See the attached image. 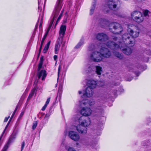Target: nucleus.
<instances>
[{"label":"nucleus","mask_w":151,"mask_h":151,"mask_svg":"<svg viewBox=\"0 0 151 151\" xmlns=\"http://www.w3.org/2000/svg\"><path fill=\"white\" fill-rule=\"evenodd\" d=\"M42 57H41L40 58V60L41 61L42 60Z\"/></svg>","instance_id":"5fc2aeb1"},{"label":"nucleus","mask_w":151,"mask_h":151,"mask_svg":"<svg viewBox=\"0 0 151 151\" xmlns=\"http://www.w3.org/2000/svg\"><path fill=\"white\" fill-rule=\"evenodd\" d=\"M48 34V33H47L46 32L45 34V35L44 37H43L42 40L41 42V44H43L44 41L46 38V37Z\"/></svg>","instance_id":"c756f323"},{"label":"nucleus","mask_w":151,"mask_h":151,"mask_svg":"<svg viewBox=\"0 0 151 151\" xmlns=\"http://www.w3.org/2000/svg\"><path fill=\"white\" fill-rule=\"evenodd\" d=\"M78 93H79V94H81L82 93V91H78Z\"/></svg>","instance_id":"09e8293b"},{"label":"nucleus","mask_w":151,"mask_h":151,"mask_svg":"<svg viewBox=\"0 0 151 151\" xmlns=\"http://www.w3.org/2000/svg\"><path fill=\"white\" fill-rule=\"evenodd\" d=\"M43 45V44H42L41 43V45H40V48H42V46Z\"/></svg>","instance_id":"de8ad7c7"},{"label":"nucleus","mask_w":151,"mask_h":151,"mask_svg":"<svg viewBox=\"0 0 151 151\" xmlns=\"http://www.w3.org/2000/svg\"><path fill=\"white\" fill-rule=\"evenodd\" d=\"M63 10L62 11H61L59 17H58V18L57 19L56 21V23L55 24V27L56 26V25H57V24L58 23L59 21L60 20V19L61 18V17H62V16L63 14Z\"/></svg>","instance_id":"393cba45"},{"label":"nucleus","mask_w":151,"mask_h":151,"mask_svg":"<svg viewBox=\"0 0 151 151\" xmlns=\"http://www.w3.org/2000/svg\"><path fill=\"white\" fill-rule=\"evenodd\" d=\"M106 12H107V13L109 12H108V11H106Z\"/></svg>","instance_id":"4d7b16f0"},{"label":"nucleus","mask_w":151,"mask_h":151,"mask_svg":"<svg viewBox=\"0 0 151 151\" xmlns=\"http://www.w3.org/2000/svg\"><path fill=\"white\" fill-rule=\"evenodd\" d=\"M68 151H76L72 147H69L68 150Z\"/></svg>","instance_id":"c9c22d12"},{"label":"nucleus","mask_w":151,"mask_h":151,"mask_svg":"<svg viewBox=\"0 0 151 151\" xmlns=\"http://www.w3.org/2000/svg\"><path fill=\"white\" fill-rule=\"evenodd\" d=\"M88 50L90 51H93L89 57L91 60L97 62H100L102 60L101 52L100 51H99V49L98 47V46H94L93 45H91L88 47Z\"/></svg>","instance_id":"39448f33"},{"label":"nucleus","mask_w":151,"mask_h":151,"mask_svg":"<svg viewBox=\"0 0 151 151\" xmlns=\"http://www.w3.org/2000/svg\"><path fill=\"white\" fill-rule=\"evenodd\" d=\"M42 50V48H40V49H39V50Z\"/></svg>","instance_id":"603ef678"},{"label":"nucleus","mask_w":151,"mask_h":151,"mask_svg":"<svg viewBox=\"0 0 151 151\" xmlns=\"http://www.w3.org/2000/svg\"><path fill=\"white\" fill-rule=\"evenodd\" d=\"M10 116H9L8 117H6L5 118V119L4 121V122H6L7 121L8 119L9 118Z\"/></svg>","instance_id":"79ce46f5"},{"label":"nucleus","mask_w":151,"mask_h":151,"mask_svg":"<svg viewBox=\"0 0 151 151\" xmlns=\"http://www.w3.org/2000/svg\"><path fill=\"white\" fill-rule=\"evenodd\" d=\"M47 106V105L45 104L42 109V110L43 111H44L46 108Z\"/></svg>","instance_id":"ea45409f"},{"label":"nucleus","mask_w":151,"mask_h":151,"mask_svg":"<svg viewBox=\"0 0 151 151\" xmlns=\"http://www.w3.org/2000/svg\"><path fill=\"white\" fill-rule=\"evenodd\" d=\"M25 146V142L23 141L22 143V147H21V151H22L23 150L24 147Z\"/></svg>","instance_id":"72a5a7b5"},{"label":"nucleus","mask_w":151,"mask_h":151,"mask_svg":"<svg viewBox=\"0 0 151 151\" xmlns=\"http://www.w3.org/2000/svg\"><path fill=\"white\" fill-rule=\"evenodd\" d=\"M92 110L88 107H83L81 110V114L84 116L90 115L92 113Z\"/></svg>","instance_id":"f8f14e48"},{"label":"nucleus","mask_w":151,"mask_h":151,"mask_svg":"<svg viewBox=\"0 0 151 151\" xmlns=\"http://www.w3.org/2000/svg\"><path fill=\"white\" fill-rule=\"evenodd\" d=\"M95 67L96 74L98 75H100L103 71L102 67L99 66H95Z\"/></svg>","instance_id":"aec40b11"},{"label":"nucleus","mask_w":151,"mask_h":151,"mask_svg":"<svg viewBox=\"0 0 151 151\" xmlns=\"http://www.w3.org/2000/svg\"><path fill=\"white\" fill-rule=\"evenodd\" d=\"M24 114V113L23 112H22L21 113V114L20 115V116H22Z\"/></svg>","instance_id":"49530a36"},{"label":"nucleus","mask_w":151,"mask_h":151,"mask_svg":"<svg viewBox=\"0 0 151 151\" xmlns=\"http://www.w3.org/2000/svg\"><path fill=\"white\" fill-rule=\"evenodd\" d=\"M60 69H61V66L60 65H59L58 67V77H59V76L60 71Z\"/></svg>","instance_id":"a19ab883"},{"label":"nucleus","mask_w":151,"mask_h":151,"mask_svg":"<svg viewBox=\"0 0 151 151\" xmlns=\"http://www.w3.org/2000/svg\"><path fill=\"white\" fill-rule=\"evenodd\" d=\"M149 11L148 10H145L144 12V14L145 16H147L148 13Z\"/></svg>","instance_id":"f704fd0d"},{"label":"nucleus","mask_w":151,"mask_h":151,"mask_svg":"<svg viewBox=\"0 0 151 151\" xmlns=\"http://www.w3.org/2000/svg\"><path fill=\"white\" fill-rule=\"evenodd\" d=\"M16 138L15 134H12L10 136L8 142L5 145L1 151H6L10 144L14 141Z\"/></svg>","instance_id":"9b49d317"},{"label":"nucleus","mask_w":151,"mask_h":151,"mask_svg":"<svg viewBox=\"0 0 151 151\" xmlns=\"http://www.w3.org/2000/svg\"><path fill=\"white\" fill-rule=\"evenodd\" d=\"M100 133H99V134H98V135H100Z\"/></svg>","instance_id":"6e6d98bb"},{"label":"nucleus","mask_w":151,"mask_h":151,"mask_svg":"<svg viewBox=\"0 0 151 151\" xmlns=\"http://www.w3.org/2000/svg\"><path fill=\"white\" fill-rule=\"evenodd\" d=\"M54 59L55 60H56L58 58V56L56 55H55L53 57Z\"/></svg>","instance_id":"c03bdc74"},{"label":"nucleus","mask_w":151,"mask_h":151,"mask_svg":"<svg viewBox=\"0 0 151 151\" xmlns=\"http://www.w3.org/2000/svg\"><path fill=\"white\" fill-rule=\"evenodd\" d=\"M37 121H35L33 122L32 126V129L33 130H34L36 128L37 126Z\"/></svg>","instance_id":"c85d7f7f"},{"label":"nucleus","mask_w":151,"mask_h":151,"mask_svg":"<svg viewBox=\"0 0 151 151\" xmlns=\"http://www.w3.org/2000/svg\"><path fill=\"white\" fill-rule=\"evenodd\" d=\"M88 104L91 106H92L95 105L94 108V111L95 114V116L96 117H100L102 116V113L104 111V109L103 107V103L97 101L95 102L93 100H90L88 101Z\"/></svg>","instance_id":"423d86ee"},{"label":"nucleus","mask_w":151,"mask_h":151,"mask_svg":"<svg viewBox=\"0 0 151 151\" xmlns=\"http://www.w3.org/2000/svg\"><path fill=\"white\" fill-rule=\"evenodd\" d=\"M114 95H116V92H115L114 93Z\"/></svg>","instance_id":"8fccbe9b"},{"label":"nucleus","mask_w":151,"mask_h":151,"mask_svg":"<svg viewBox=\"0 0 151 151\" xmlns=\"http://www.w3.org/2000/svg\"><path fill=\"white\" fill-rule=\"evenodd\" d=\"M114 14L119 17H122V15L120 13H118L116 12H114Z\"/></svg>","instance_id":"473e14b6"},{"label":"nucleus","mask_w":151,"mask_h":151,"mask_svg":"<svg viewBox=\"0 0 151 151\" xmlns=\"http://www.w3.org/2000/svg\"><path fill=\"white\" fill-rule=\"evenodd\" d=\"M145 52L146 53H147L148 55H150L151 53V50H146Z\"/></svg>","instance_id":"4c0bfd02"},{"label":"nucleus","mask_w":151,"mask_h":151,"mask_svg":"<svg viewBox=\"0 0 151 151\" xmlns=\"http://www.w3.org/2000/svg\"><path fill=\"white\" fill-rule=\"evenodd\" d=\"M142 14L139 11H134L131 14L132 18L133 19V18H135L139 16V15H141Z\"/></svg>","instance_id":"412c9836"},{"label":"nucleus","mask_w":151,"mask_h":151,"mask_svg":"<svg viewBox=\"0 0 151 151\" xmlns=\"http://www.w3.org/2000/svg\"><path fill=\"white\" fill-rule=\"evenodd\" d=\"M106 5L110 9L115 11L119 9L120 6V3L119 0H108Z\"/></svg>","instance_id":"9d476101"},{"label":"nucleus","mask_w":151,"mask_h":151,"mask_svg":"<svg viewBox=\"0 0 151 151\" xmlns=\"http://www.w3.org/2000/svg\"><path fill=\"white\" fill-rule=\"evenodd\" d=\"M88 86L86 88L85 93L83 95V97L86 96L89 97L92 96L93 93V89L96 87V83L95 81L90 79L87 81Z\"/></svg>","instance_id":"0eeeda50"},{"label":"nucleus","mask_w":151,"mask_h":151,"mask_svg":"<svg viewBox=\"0 0 151 151\" xmlns=\"http://www.w3.org/2000/svg\"><path fill=\"white\" fill-rule=\"evenodd\" d=\"M149 58L148 57H147L146 58L144 59V60L146 62H148L149 60Z\"/></svg>","instance_id":"37998d69"},{"label":"nucleus","mask_w":151,"mask_h":151,"mask_svg":"<svg viewBox=\"0 0 151 151\" xmlns=\"http://www.w3.org/2000/svg\"><path fill=\"white\" fill-rule=\"evenodd\" d=\"M96 0H94V1L93 2L91 8L90 10V14L91 15L93 14L94 10L96 3Z\"/></svg>","instance_id":"4be33fe9"},{"label":"nucleus","mask_w":151,"mask_h":151,"mask_svg":"<svg viewBox=\"0 0 151 151\" xmlns=\"http://www.w3.org/2000/svg\"><path fill=\"white\" fill-rule=\"evenodd\" d=\"M38 12L40 13V17L39 18V19H40V26L41 25L42 23V21L43 19V11L42 12H41L42 11V9L40 7V6L39 5V0H38Z\"/></svg>","instance_id":"a211bd4d"},{"label":"nucleus","mask_w":151,"mask_h":151,"mask_svg":"<svg viewBox=\"0 0 151 151\" xmlns=\"http://www.w3.org/2000/svg\"><path fill=\"white\" fill-rule=\"evenodd\" d=\"M110 41H109L106 44L101 43L98 46V47L99 48V51L101 52V56L102 58L103 57L105 58H109L111 55V52L105 47L106 46H107L109 48L107 44ZM109 48H110L109 47Z\"/></svg>","instance_id":"1a4fd4ad"},{"label":"nucleus","mask_w":151,"mask_h":151,"mask_svg":"<svg viewBox=\"0 0 151 151\" xmlns=\"http://www.w3.org/2000/svg\"><path fill=\"white\" fill-rule=\"evenodd\" d=\"M42 50V48H40V49H39V50Z\"/></svg>","instance_id":"3c124183"},{"label":"nucleus","mask_w":151,"mask_h":151,"mask_svg":"<svg viewBox=\"0 0 151 151\" xmlns=\"http://www.w3.org/2000/svg\"><path fill=\"white\" fill-rule=\"evenodd\" d=\"M83 44V40H81V41L76 45L75 47L76 48H80V46Z\"/></svg>","instance_id":"cd10ccee"},{"label":"nucleus","mask_w":151,"mask_h":151,"mask_svg":"<svg viewBox=\"0 0 151 151\" xmlns=\"http://www.w3.org/2000/svg\"><path fill=\"white\" fill-rule=\"evenodd\" d=\"M135 74L137 75V76H139V75L140 73H137L136 72H135Z\"/></svg>","instance_id":"a18cd8bd"},{"label":"nucleus","mask_w":151,"mask_h":151,"mask_svg":"<svg viewBox=\"0 0 151 151\" xmlns=\"http://www.w3.org/2000/svg\"><path fill=\"white\" fill-rule=\"evenodd\" d=\"M112 50H113V53L114 55L117 57L118 58L120 59H122L123 58V55L121 54L119 52L116 51V50L120 49V48H114V49H111Z\"/></svg>","instance_id":"f3484780"},{"label":"nucleus","mask_w":151,"mask_h":151,"mask_svg":"<svg viewBox=\"0 0 151 151\" xmlns=\"http://www.w3.org/2000/svg\"><path fill=\"white\" fill-rule=\"evenodd\" d=\"M50 41H49L48 42L47 44L45 45L44 48L43 50V52L44 53H46L47 52L50 44Z\"/></svg>","instance_id":"b1692460"},{"label":"nucleus","mask_w":151,"mask_h":151,"mask_svg":"<svg viewBox=\"0 0 151 151\" xmlns=\"http://www.w3.org/2000/svg\"><path fill=\"white\" fill-rule=\"evenodd\" d=\"M38 72L37 73V75L38 77V79H40L42 76V80L44 81L45 80V77L47 76L46 72L45 70H42Z\"/></svg>","instance_id":"dca6fc26"},{"label":"nucleus","mask_w":151,"mask_h":151,"mask_svg":"<svg viewBox=\"0 0 151 151\" xmlns=\"http://www.w3.org/2000/svg\"><path fill=\"white\" fill-rule=\"evenodd\" d=\"M18 105H17V106H16L14 112L13 113L10 119H11V120L12 119V117H13L14 115V114H15V113L16 110H17L18 108Z\"/></svg>","instance_id":"2f4dec72"},{"label":"nucleus","mask_w":151,"mask_h":151,"mask_svg":"<svg viewBox=\"0 0 151 151\" xmlns=\"http://www.w3.org/2000/svg\"><path fill=\"white\" fill-rule=\"evenodd\" d=\"M42 62L41 61V62L39 63L38 65V71H39L41 68L42 67Z\"/></svg>","instance_id":"7c9ffc66"},{"label":"nucleus","mask_w":151,"mask_h":151,"mask_svg":"<svg viewBox=\"0 0 151 151\" xmlns=\"http://www.w3.org/2000/svg\"><path fill=\"white\" fill-rule=\"evenodd\" d=\"M68 136L72 140L77 141L80 138L79 135L76 132L73 131H70L69 132Z\"/></svg>","instance_id":"ddd939ff"},{"label":"nucleus","mask_w":151,"mask_h":151,"mask_svg":"<svg viewBox=\"0 0 151 151\" xmlns=\"http://www.w3.org/2000/svg\"><path fill=\"white\" fill-rule=\"evenodd\" d=\"M127 32L128 33L124 34L122 36V40L126 44H131L133 46L135 42L134 38L137 37L139 35V29L134 25H131V26H128Z\"/></svg>","instance_id":"f257e3e1"},{"label":"nucleus","mask_w":151,"mask_h":151,"mask_svg":"<svg viewBox=\"0 0 151 151\" xmlns=\"http://www.w3.org/2000/svg\"><path fill=\"white\" fill-rule=\"evenodd\" d=\"M36 88H34L33 89L29 94V95L28 98V100H30L31 98L32 97V96L34 95V94L35 93L36 91Z\"/></svg>","instance_id":"5701e85b"},{"label":"nucleus","mask_w":151,"mask_h":151,"mask_svg":"<svg viewBox=\"0 0 151 151\" xmlns=\"http://www.w3.org/2000/svg\"><path fill=\"white\" fill-rule=\"evenodd\" d=\"M139 15V16L135 18H133V19L135 22L138 23H141L143 21L144 17L142 14Z\"/></svg>","instance_id":"6ab92c4d"},{"label":"nucleus","mask_w":151,"mask_h":151,"mask_svg":"<svg viewBox=\"0 0 151 151\" xmlns=\"http://www.w3.org/2000/svg\"><path fill=\"white\" fill-rule=\"evenodd\" d=\"M112 39L115 41H117L118 40V37L116 36L113 37Z\"/></svg>","instance_id":"58836bf2"},{"label":"nucleus","mask_w":151,"mask_h":151,"mask_svg":"<svg viewBox=\"0 0 151 151\" xmlns=\"http://www.w3.org/2000/svg\"><path fill=\"white\" fill-rule=\"evenodd\" d=\"M59 43H57L55 46V53L57 54L58 53V51L59 49Z\"/></svg>","instance_id":"bb28decb"},{"label":"nucleus","mask_w":151,"mask_h":151,"mask_svg":"<svg viewBox=\"0 0 151 151\" xmlns=\"http://www.w3.org/2000/svg\"><path fill=\"white\" fill-rule=\"evenodd\" d=\"M78 120L79 123L81 124L76 127V129L78 132L82 134H86L87 132V129L85 127L90 125L91 121L89 118H87L83 116H81L78 118Z\"/></svg>","instance_id":"f03ea898"},{"label":"nucleus","mask_w":151,"mask_h":151,"mask_svg":"<svg viewBox=\"0 0 151 151\" xmlns=\"http://www.w3.org/2000/svg\"><path fill=\"white\" fill-rule=\"evenodd\" d=\"M66 29V27L65 25H62L60 27L59 32L60 35L61 36L60 37L58 38V40L60 42H62L63 38L65 34Z\"/></svg>","instance_id":"2eb2a0df"},{"label":"nucleus","mask_w":151,"mask_h":151,"mask_svg":"<svg viewBox=\"0 0 151 151\" xmlns=\"http://www.w3.org/2000/svg\"><path fill=\"white\" fill-rule=\"evenodd\" d=\"M88 72H91L93 70H95V67L94 66L91 65L88 67Z\"/></svg>","instance_id":"a878e982"},{"label":"nucleus","mask_w":151,"mask_h":151,"mask_svg":"<svg viewBox=\"0 0 151 151\" xmlns=\"http://www.w3.org/2000/svg\"><path fill=\"white\" fill-rule=\"evenodd\" d=\"M109 23L108 20L105 19H102L101 25L102 27L109 26V29L110 31L115 34H119L123 31L122 28L119 24L116 22L112 23L108 26Z\"/></svg>","instance_id":"7ed1b4c3"},{"label":"nucleus","mask_w":151,"mask_h":151,"mask_svg":"<svg viewBox=\"0 0 151 151\" xmlns=\"http://www.w3.org/2000/svg\"><path fill=\"white\" fill-rule=\"evenodd\" d=\"M41 51V50H39V53H40V52Z\"/></svg>","instance_id":"864d4df0"},{"label":"nucleus","mask_w":151,"mask_h":151,"mask_svg":"<svg viewBox=\"0 0 151 151\" xmlns=\"http://www.w3.org/2000/svg\"><path fill=\"white\" fill-rule=\"evenodd\" d=\"M50 98L49 97L47 99V100L45 104L47 105L49 104V103L50 102Z\"/></svg>","instance_id":"e433bc0d"},{"label":"nucleus","mask_w":151,"mask_h":151,"mask_svg":"<svg viewBox=\"0 0 151 151\" xmlns=\"http://www.w3.org/2000/svg\"><path fill=\"white\" fill-rule=\"evenodd\" d=\"M96 38L98 40L102 42H105L108 39V36L106 34L103 33L97 34Z\"/></svg>","instance_id":"4468645a"},{"label":"nucleus","mask_w":151,"mask_h":151,"mask_svg":"<svg viewBox=\"0 0 151 151\" xmlns=\"http://www.w3.org/2000/svg\"><path fill=\"white\" fill-rule=\"evenodd\" d=\"M122 41L119 42L118 44H116L112 41H109L107 43L108 46L110 49L120 48L124 53L127 55H129L132 53V50L130 48L126 47V45Z\"/></svg>","instance_id":"20e7f679"},{"label":"nucleus","mask_w":151,"mask_h":151,"mask_svg":"<svg viewBox=\"0 0 151 151\" xmlns=\"http://www.w3.org/2000/svg\"><path fill=\"white\" fill-rule=\"evenodd\" d=\"M63 1V0H58L57 2L55 10L53 11L52 14V16H53V19L50 22L49 26L46 32L48 33L52 25L54 20L58 15L60 12L61 9L63 5L62 4Z\"/></svg>","instance_id":"6e6552de"}]
</instances>
